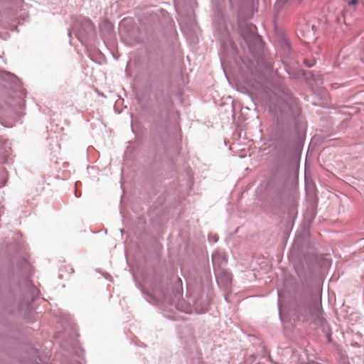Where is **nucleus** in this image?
<instances>
[{"label": "nucleus", "instance_id": "1", "mask_svg": "<svg viewBox=\"0 0 364 364\" xmlns=\"http://www.w3.org/2000/svg\"><path fill=\"white\" fill-rule=\"evenodd\" d=\"M221 259V255L218 253H215L212 256V262L214 269L215 270L217 266H220V260Z\"/></svg>", "mask_w": 364, "mask_h": 364}, {"label": "nucleus", "instance_id": "2", "mask_svg": "<svg viewBox=\"0 0 364 364\" xmlns=\"http://www.w3.org/2000/svg\"><path fill=\"white\" fill-rule=\"evenodd\" d=\"M210 242H216L218 241V237L216 236L209 237Z\"/></svg>", "mask_w": 364, "mask_h": 364}, {"label": "nucleus", "instance_id": "3", "mask_svg": "<svg viewBox=\"0 0 364 364\" xmlns=\"http://www.w3.org/2000/svg\"><path fill=\"white\" fill-rule=\"evenodd\" d=\"M348 4L349 5L355 6L358 4V0H350Z\"/></svg>", "mask_w": 364, "mask_h": 364}, {"label": "nucleus", "instance_id": "4", "mask_svg": "<svg viewBox=\"0 0 364 364\" xmlns=\"http://www.w3.org/2000/svg\"><path fill=\"white\" fill-rule=\"evenodd\" d=\"M207 310V309H202L201 311H199V313H203Z\"/></svg>", "mask_w": 364, "mask_h": 364}, {"label": "nucleus", "instance_id": "5", "mask_svg": "<svg viewBox=\"0 0 364 364\" xmlns=\"http://www.w3.org/2000/svg\"><path fill=\"white\" fill-rule=\"evenodd\" d=\"M68 34H69V36H70V35H71V31H69Z\"/></svg>", "mask_w": 364, "mask_h": 364}]
</instances>
